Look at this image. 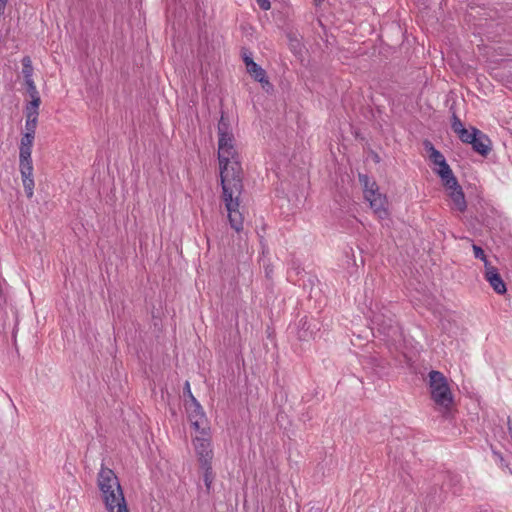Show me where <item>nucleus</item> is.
<instances>
[{
	"label": "nucleus",
	"instance_id": "nucleus-1",
	"mask_svg": "<svg viewBox=\"0 0 512 512\" xmlns=\"http://www.w3.org/2000/svg\"><path fill=\"white\" fill-rule=\"evenodd\" d=\"M218 161L220 182L225 207L231 228L236 232L243 229V216L239 212V197L242 194L243 169L238 152L234 147V135L218 136Z\"/></svg>",
	"mask_w": 512,
	"mask_h": 512
},
{
	"label": "nucleus",
	"instance_id": "nucleus-2",
	"mask_svg": "<svg viewBox=\"0 0 512 512\" xmlns=\"http://www.w3.org/2000/svg\"><path fill=\"white\" fill-rule=\"evenodd\" d=\"M97 484L108 512H129L123 490L112 469L102 466Z\"/></svg>",
	"mask_w": 512,
	"mask_h": 512
},
{
	"label": "nucleus",
	"instance_id": "nucleus-3",
	"mask_svg": "<svg viewBox=\"0 0 512 512\" xmlns=\"http://www.w3.org/2000/svg\"><path fill=\"white\" fill-rule=\"evenodd\" d=\"M35 135L24 133L21 137L19 147V169L26 196L32 198L34 190L33 164H32V146Z\"/></svg>",
	"mask_w": 512,
	"mask_h": 512
},
{
	"label": "nucleus",
	"instance_id": "nucleus-4",
	"mask_svg": "<svg viewBox=\"0 0 512 512\" xmlns=\"http://www.w3.org/2000/svg\"><path fill=\"white\" fill-rule=\"evenodd\" d=\"M432 400L439 406L448 409L453 403V396L447 378L440 371L432 370L428 374Z\"/></svg>",
	"mask_w": 512,
	"mask_h": 512
},
{
	"label": "nucleus",
	"instance_id": "nucleus-5",
	"mask_svg": "<svg viewBox=\"0 0 512 512\" xmlns=\"http://www.w3.org/2000/svg\"><path fill=\"white\" fill-rule=\"evenodd\" d=\"M372 331L384 336L387 341H397L401 337V331L393 318L387 317L382 313H374L371 319Z\"/></svg>",
	"mask_w": 512,
	"mask_h": 512
},
{
	"label": "nucleus",
	"instance_id": "nucleus-6",
	"mask_svg": "<svg viewBox=\"0 0 512 512\" xmlns=\"http://www.w3.org/2000/svg\"><path fill=\"white\" fill-rule=\"evenodd\" d=\"M184 407L191 426L200 434H206L207 418L205 412L197 399L184 400Z\"/></svg>",
	"mask_w": 512,
	"mask_h": 512
},
{
	"label": "nucleus",
	"instance_id": "nucleus-7",
	"mask_svg": "<svg viewBox=\"0 0 512 512\" xmlns=\"http://www.w3.org/2000/svg\"><path fill=\"white\" fill-rule=\"evenodd\" d=\"M321 329V323L318 319L304 316L299 320L297 336L300 341H309L316 337Z\"/></svg>",
	"mask_w": 512,
	"mask_h": 512
},
{
	"label": "nucleus",
	"instance_id": "nucleus-8",
	"mask_svg": "<svg viewBox=\"0 0 512 512\" xmlns=\"http://www.w3.org/2000/svg\"><path fill=\"white\" fill-rule=\"evenodd\" d=\"M452 181L442 180V184L446 189L451 190L449 196L457 209L460 212H464L467 209V202L462 187L458 183L456 176L453 174Z\"/></svg>",
	"mask_w": 512,
	"mask_h": 512
},
{
	"label": "nucleus",
	"instance_id": "nucleus-9",
	"mask_svg": "<svg viewBox=\"0 0 512 512\" xmlns=\"http://www.w3.org/2000/svg\"><path fill=\"white\" fill-rule=\"evenodd\" d=\"M429 159L438 166V169L435 170V173L442 180H447L448 182L452 181L453 171L449 164L447 163L444 155L439 150H433L431 154H429Z\"/></svg>",
	"mask_w": 512,
	"mask_h": 512
},
{
	"label": "nucleus",
	"instance_id": "nucleus-10",
	"mask_svg": "<svg viewBox=\"0 0 512 512\" xmlns=\"http://www.w3.org/2000/svg\"><path fill=\"white\" fill-rule=\"evenodd\" d=\"M193 443L198 457L199 465L211 464L213 459V451L211 448L210 440L204 437H195Z\"/></svg>",
	"mask_w": 512,
	"mask_h": 512
},
{
	"label": "nucleus",
	"instance_id": "nucleus-11",
	"mask_svg": "<svg viewBox=\"0 0 512 512\" xmlns=\"http://www.w3.org/2000/svg\"><path fill=\"white\" fill-rule=\"evenodd\" d=\"M484 277L497 294L503 295L507 292L506 284L498 269L492 266L491 263H486Z\"/></svg>",
	"mask_w": 512,
	"mask_h": 512
},
{
	"label": "nucleus",
	"instance_id": "nucleus-12",
	"mask_svg": "<svg viewBox=\"0 0 512 512\" xmlns=\"http://www.w3.org/2000/svg\"><path fill=\"white\" fill-rule=\"evenodd\" d=\"M246 69L247 72L254 78V80L261 84L262 88L266 92L273 90V85L269 82L266 71L260 65L254 61H251Z\"/></svg>",
	"mask_w": 512,
	"mask_h": 512
},
{
	"label": "nucleus",
	"instance_id": "nucleus-13",
	"mask_svg": "<svg viewBox=\"0 0 512 512\" xmlns=\"http://www.w3.org/2000/svg\"><path fill=\"white\" fill-rule=\"evenodd\" d=\"M478 134L475 138H471V146L475 153L479 154L482 157H487L492 150V142L490 138L479 130Z\"/></svg>",
	"mask_w": 512,
	"mask_h": 512
},
{
	"label": "nucleus",
	"instance_id": "nucleus-14",
	"mask_svg": "<svg viewBox=\"0 0 512 512\" xmlns=\"http://www.w3.org/2000/svg\"><path fill=\"white\" fill-rule=\"evenodd\" d=\"M369 203L371 209L380 219H385L389 216L388 209L386 208L387 198L385 195L370 199Z\"/></svg>",
	"mask_w": 512,
	"mask_h": 512
},
{
	"label": "nucleus",
	"instance_id": "nucleus-15",
	"mask_svg": "<svg viewBox=\"0 0 512 512\" xmlns=\"http://www.w3.org/2000/svg\"><path fill=\"white\" fill-rule=\"evenodd\" d=\"M446 486L452 490L454 495H459L461 492V477L451 471H447L444 475L443 487Z\"/></svg>",
	"mask_w": 512,
	"mask_h": 512
},
{
	"label": "nucleus",
	"instance_id": "nucleus-16",
	"mask_svg": "<svg viewBox=\"0 0 512 512\" xmlns=\"http://www.w3.org/2000/svg\"><path fill=\"white\" fill-rule=\"evenodd\" d=\"M367 364L371 366L375 374L378 375L379 377H382L386 374L388 363L385 359L378 357H369Z\"/></svg>",
	"mask_w": 512,
	"mask_h": 512
},
{
	"label": "nucleus",
	"instance_id": "nucleus-17",
	"mask_svg": "<svg viewBox=\"0 0 512 512\" xmlns=\"http://www.w3.org/2000/svg\"><path fill=\"white\" fill-rule=\"evenodd\" d=\"M200 468L203 470V481L206 486L207 493H210L212 483L215 478V474L212 469V463L206 465H200Z\"/></svg>",
	"mask_w": 512,
	"mask_h": 512
},
{
	"label": "nucleus",
	"instance_id": "nucleus-18",
	"mask_svg": "<svg viewBox=\"0 0 512 512\" xmlns=\"http://www.w3.org/2000/svg\"><path fill=\"white\" fill-rule=\"evenodd\" d=\"M289 48L290 51L297 57H301L303 54L304 45L302 42L296 37L295 34L289 33Z\"/></svg>",
	"mask_w": 512,
	"mask_h": 512
},
{
	"label": "nucleus",
	"instance_id": "nucleus-19",
	"mask_svg": "<svg viewBox=\"0 0 512 512\" xmlns=\"http://www.w3.org/2000/svg\"><path fill=\"white\" fill-rule=\"evenodd\" d=\"M217 131H218V136H221V135L227 136V135L233 134L231 131V125H230L229 119L225 116L223 111L221 112V117L218 122Z\"/></svg>",
	"mask_w": 512,
	"mask_h": 512
},
{
	"label": "nucleus",
	"instance_id": "nucleus-20",
	"mask_svg": "<svg viewBox=\"0 0 512 512\" xmlns=\"http://www.w3.org/2000/svg\"><path fill=\"white\" fill-rule=\"evenodd\" d=\"M22 74H23L25 82L33 81V79H32L33 67H32V62H31V59L29 56H25L22 59Z\"/></svg>",
	"mask_w": 512,
	"mask_h": 512
},
{
	"label": "nucleus",
	"instance_id": "nucleus-21",
	"mask_svg": "<svg viewBox=\"0 0 512 512\" xmlns=\"http://www.w3.org/2000/svg\"><path fill=\"white\" fill-rule=\"evenodd\" d=\"M478 132L479 129L476 127H471L470 131L464 128L457 136L463 143L471 144V138H475V136L479 135Z\"/></svg>",
	"mask_w": 512,
	"mask_h": 512
},
{
	"label": "nucleus",
	"instance_id": "nucleus-22",
	"mask_svg": "<svg viewBox=\"0 0 512 512\" xmlns=\"http://www.w3.org/2000/svg\"><path fill=\"white\" fill-rule=\"evenodd\" d=\"M25 84H26L27 93L29 94V96L31 98L30 102H35L36 105H40L41 98H40L39 92L36 88L34 81H26Z\"/></svg>",
	"mask_w": 512,
	"mask_h": 512
},
{
	"label": "nucleus",
	"instance_id": "nucleus-23",
	"mask_svg": "<svg viewBox=\"0 0 512 512\" xmlns=\"http://www.w3.org/2000/svg\"><path fill=\"white\" fill-rule=\"evenodd\" d=\"M39 107H40V105H36L35 102H28L24 109L26 120H30V119L38 120Z\"/></svg>",
	"mask_w": 512,
	"mask_h": 512
},
{
	"label": "nucleus",
	"instance_id": "nucleus-24",
	"mask_svg": "<svg viewBox=\"0 0 512 512\" xmlns=\"http://www.w3.org/2000/svg\"><path fill=\"white\" fill-rule=\"evenodd\" d=\"M378 196H383V194H381L379 192V187H378V184L376 183V181H372L370 189L369 190L366 189V193L364 194V198L368 202H370V199L378 198Z\"/></svg>",
	"mask_w": 512,
	"mask_h": 512
},
{
	"label": "nucleus",
	"instance_id": "nucleus-25",
	"mask_svg": "<svg viewBox=\"0 0 512 512\" xmlns=\"http://www.w3.org/2000/svg\"><path fill=\"white\" fill-rule=\"evenodd\" d=\"M464 128L465 127H464L462 121L459 119V117L455 113H453L452 121H451V129L453 130V132L455 134H459Z\"/></svg>",
	"mask_w": 512,
	"mask_h": 512
},
{
	"label": "nucleus",
	"instance_id": "nucleus-26",
	"mask_svg": "<svg viewBox=\"0 0 512 512\" xmlns=\"http://www.w3.org/2000/svg\"><path fill=\"white\" fill-rule=\"evenodd\" d=\"M473 252H474V257L476 259H480L481 261H483L484 267L486 268V263H490V261L487 259V256H486L484 250L480 246L473 244Z\"/></svg>",
	"mask_w": 512,
	"mask_h": 512
},
{
	"label": "nucleus",
	"instance_id": "nucleus-27",
	"mask_svg": "<svg viewBox=\"0 0 512 512\" xmlns=\"http://www.w3.org/2000/svg\"><path fill=\"white\" fill-rule=\"evenodd\" d=\"M358 180L363 188L364 194L366 193V189L369 190L373 180H370L369 176L366 174L359 173Z\"/></svg>",
	"mask_w": 512,
	"mask_h": 512
},
{
	"label": "nucleus",
	"instance_id": "nucleus-28",
	"mask_svg": "<svg viewBox=\"0 0 512 512\" xmlns=\"http://www.w3.org/2000/svg\"><path fill=\"white\" fill-rule=\"evenodd\" d=\"M38 120H26L25 122V133H32L35 135Z\"/></svg>",
	"mask_w": 512,
	"mask_h": 512
},
{
	"label": "nucleus",
	"instance_id": "nucleus-29",
	"mask_svg": "<svg viewBox=\"0 0 512 512\" xmlns=\"http://www.w3.org/2000/svg\"><path fill=\"white\" fill-rule=\"evenodd\" d=\"M183 397L185 398V400L196 399L194 397V395L192 394L189 381H186L185 384H184V387H183Z\"/></svg>",
	"mask_w": 512,
	"mask_h": 512
},
{
	"label": "nucleus",
	"instance_id": "nucleus-30",
	"mask_svg": "<svg viewBox=\"0 0 512 512\" xmlns=\"http://www.w3.org/2000/svg\"><path fill=\"white\" fill-rule=\"evenodd\" d=\"M258 6L260 7V9L266 11V10H269L270 9V1L269 0H256Z\"/></svg>",
	"mask_w": 512,
	"mask_h": 512
},
{
	"label": "nucleus",
	"instance_id": "nucleus-31",
	"mask_svg": "<svg viewBox=\"0 0 512 512\" xmlns=\"http://www.w3.org/2000/svg\"><path fill=\"white\" fill-rule=\"evenodd\" d=\"M423 144H424V148H425V150H426L429 154H431L433 150H437V149L434 147V145H433L429 140H425Z\"/></svg>",
	"mask_w": 512,
	"mask_h": 512
},
{
	"label": "nucleus",
	"instance_id": "nucleus-32",
	"mask_svg": "<svg viewBox=\"0 0 512 512\" xmlns=\"http://www.w3.org/2000/svg\"><path fill=\"white\" fill-rule=\"evenodd\" d=\"M242 59H243V62L245 63V65H246V68L248 67V64H250V63H251V61H254V60L252 59V57H251V54H249V55H248V54H246V53H243V55H242Z\"/></svg>",
	"mask_w": 512,
	"mask_h": 512
},
{
	"label": "nucleus",
	"instance_id": "nucleus-33",
	"mask_svg": "<svg viewBox=\"0 0 512 512\" xmlns=\"http://www.w3.org/2000/svg\"><path fill=\"white\" fill-rule=\"evenodd\" d=\"M8 0H0V15L4 13Z\"/></svg>",
	"mask_w": 512,
	"mask_h": 512
},
{
	"label": "nucleus",
	"instance_id": "nucleus-34",
	"mask_svg": "<svg viewBox=\"0 0 512 512\" xmlns=\"http://www.w3.org/2000/svg\"><path fill=\"white\" fill-rule=\"evenodd\" d=\"M507 428H508V432H509V435L511 436L512 438V420L510 417H508V421H507Z\"/></svg>",
	"mask_w": 512,
	"mask_h": 512
},
{
	"label": "nucleus",
	"instance_id": "nucleus-35",
	"mask_svg": "<svg viewBox=\"0 0 512 512\" xmlns=\"http://www.w3.org/2000/svg\"><path fill=\"white\" fill-rule=\"evenodd\" d=\"M372 159L375 163H380L381 158L376 152H372Z\"/></svg>",
	"mask_w": 512,
	"mask_h": 512
},
{
	"label": "nucleus",
	"instance_id": "nucleus-36",
	"mask_svg": "<svg viewBox=\"0 0 512 512\" xmlns=\"http://www.w3.org/2000/svg\"><path fill=\"white\" fill-rule=\"evenodd\" d=\"M308 512H322L320 507H311Z\"/></svg>",
	"mask_w": 512,
	"mask_h": 512
},
{
	"label": "nucleus",
	"instance_id": "nucleus-37",
	"mask_svg": "<svg viewBox=\"0 0 512 512\" xmlns=\"http://www.w3.org/2000/svg\"><path fill=\"white\" fill-rule=\"evenodd\" d=\"M324 0H313V4L315 7H320Z\"/></svg>",
	"mask_w": 512,
	"mask_h": 512
}]
</instances>
